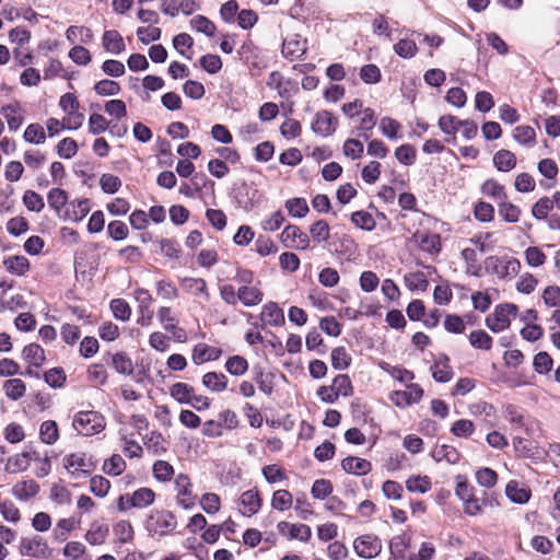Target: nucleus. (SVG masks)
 Instances as JSON below:
<instances>
[{
  "label": "nucleus",
  "instance_id": "obj_1",
  "mask_svg": "<svg viewBox=\"0 0 560 560\" xmlns=\"http://www.w3.org/2000/svg\"><path fill=\"white\" fill-rule=\"evenodd\" d=\"M343 253V241L338 234L329 233V225L326 221L317 220V256L323 257Z\"/></svg>",
  "mask_w": 560,
  "mask_h": 560
},
{
  "label": "nucleus",
  "instance_id": "obj_2",
  "mask_svg": "<svg viewBox=\"0 0 560 560\" xmlns=\"http://www.w3.org/2000/svg\"><path fill=\"white\" fill-rule=\"evenodd\" d=\"M73 428L84 436H91L105 429V417L98 411H79L73 419Z\"/></svg>",
  "mask_w": 560,
  "mask_h": 560
},
{
  "label": "nucleus",
  "instance_id": "obj_3",
  "mask_svg": "<svg viewBox=\"0 0 560 560\" xmlns=\"http://www.w3.org/2000/svg\"><path fill=\"white\" fill-rule=\"evenodd\" d=\"M518 308L515 304L505 303L495 306L494 312L487 316L486 325L493 332H500L510 327V316L515 317Z\"/></svg>",
  "mask_w": 560,
  "mask_h": 560
},
{
  "label": "nucleus",
  "instance_id": "obj_4",
  "mask_svg": "<svg viewBox=\"0 0 560 560\" xmlns=\"http://www.w3.org/2000/svg\"><path fill=\"white\" fill-rule=\"evenodd\" d=\"M177 522L175 515L166 510L154 511L149 516L147 529L149 532L166 535L176 528Z\"/></svg>",
  "mask_w": 560,
  "mask_h": 560
},
{
  "label": "nucleus",
  "instance_id": "obj_5",
  "mask_svg": "<svg viewBox=\"0 0 560 560\" xmlns=\"http://www.w3.org/2000/svg\"><path fill=\"white\" fill-rule=\"evenodd\" d=\"M353 548L359 557L372 559L381 553L382 541L376 535H362L353 541Z\"/></svg>",
  "mask_w": 560,
  "mask_h": 560
},
{
  "label": "nucleus",
  "instance_id": "obj_6",
  "mask_svg": "<svg viewBox=\"0 0 560 560\" xmlns=\"http://www.w3.org/2000/svg\"><path fill=\"white\" fill-rule=\"evenodd\" d=\"M20 552L22 556H30L34 558H47L50 553L46 540L40 536H34L31 539L22 538Z\"/></svg>",
  "mask_w": 560,
  "mask_h": 560
},
{
  "label": "nucleus",
  "instance_id": "obj_7",
  "mask_svg": "<svg viewBox=\"0 0 560 560\" xmlns=\"http://www.w3.org/2000/svg\"><path fill=\"white\" fill-rule=\"evenodd\" d=\"M177 490V503L184 509H190L195 505L196 495L191 492V482L187 475L179 474L175 479Z\"/></svg>",
  "mask_w": 560,
  "mask_h": 560
},
{
  "label": "nucleus",
  "instance_id": "obj_8",
  "mask_svg": "<svg viewBox=\"0 0 560 560\" xmlns=\"http://www.w3.org/2000/svg\"><path fill=\"white\" fill-rule=\"evenodd\" d=\"M423 396V389L418 384H411L407 390H397L393 394L392 400L398 407H406L418 402Z\"/></svg>",
  "mask_w": 560,
  "mask_h": 560
},
{
  "label": "nucleus",
  "instance_id": "obj_9",
  "mask_svg": "<svg viewBox=\"0 0 560 560\" xmlns=\"http://www.w3.org/2000/svg\"><path fill=\"white\" fill-rule=\"evenodd\" d=\"M65 468L75 467L84 476H90L94 471L96 464L92 457H86L85 453L81 454H69L63 458Z\"/></svg>",
  "mask_w": 560,
  "mask_h": 560
},
{
  "label": "nucleus",
  "instance_id": "obj_10",
  "mask_svg": "<svg viewBox=\"0 0 560 560\" xmlns=\"http://www.w3.org/2000/svg\"><path fill=\"white\" fill-rule=\"evenodd\" d=\"M222 351L219 348L210 347L206 343H198L192 350V360L196 364H201L207 361L218 360Z\"/></svg>",
  "mask_w": 560,
  "mask_h": 560
},
{
  "label": "nucleus",
  "instance_id": "obj_11",
  "mask_svg": "<svg viewBox=\"0 0 560 560\" xmlns=\"http://www.w3.org/2000/svg\"><path fill=\"white\" fill-rule=\"evenodd\" d=\"M338 127V118L328 110L317 112V133L327 137Z\"/></svg>",
  "mask_w": 560,
  "mask_h": 560
},
{
  "label": "nucleus",
  "instance_id": "obj_12",
  "mask_svg": "<svg viewBox=\"0 0 560 560\" xmlns=\"http://www.w3.org/2000/svg\"><path fill=\"white\" fill-rule=\"evenodd\" d=\"M341 467L346 472L354 475H366L372 469V465L369 460L353 456L342 459Z\"/></svg>",
  "mask_w": 560,
  "mask_h": 560
},
{
  "label": "nucleus",
  "instance_id": "obj_13",
  "mask_svg": "<svg viewBox=\"0 0 560 560\" xmlns=\"http://www.w3.org/2000/svg\"><path fill=\"white\" fill-rule=\"evenodd\" d=\"M155 493L150 488H140L136 490L130 498H127L128 506L130 508H147L154 502Z\"/></svg>",
  "mask_w": 560,
  "mask_h": 560
},
{
  "label": "nucleus",
  "instance_id": "obj_14",
  "mask_svg": "<svg viewBox=\"0 0 560 560\" xmlns=\"http://www.w3.org/2000/svg\"><path fill=\"white\" fill-rule=\"evenodd\" d=\"M103 47L106 51L116 55L121 54L126 48L122 36L115 30L104 32Z\"/></svg>",
  "mask_w": 560,
  "mask_h": 560
},
{
  "label": "nucleus",
  "instance_id": "obj_15",
  "mask_svg": "<svg viewBox=\"0 0 560 560\" xmlns=\"http://www.w3.org/2000/svg\"><path fill=\"white\" fill-rule=\"evenodd\" d=\"M493 165L500 172H510L516 166V156L510 150L501 149L493 155Z\"/></svg>",
  "mask_w": 560,
  "mask_h": 560
},
{
  "label": "nucleus",
  "instance_id": "obj_16",
  "mask_svg": "<svg viewBox=\"0 0 560 560\" xmlns=\"http://www.w3.org/2000/svg\"><path fill=\"white\" fill-rule=\"evenodd\" d=\"M305 51V42L298 38H285L282 43L281 52L284 58L294 60L303 56Z\"/></svg>",
  "mask_w": 560,
  "mask_h": 560
},
{
  "label": "nucleus",
  "instance_id": "obj_17",
  "mask_svg": "<svg viewBox=\"0 0 560 560\" xmlns=\"http://www.w3.org/2000/svg\"><path fill=\"white\" fill-rule=\"evenodd\" d=\"M431 456L435 462L446 460L450 464H456L459 462L460 454L458 451L451 445H436L432 452Z\"/></svg>",
  "mask_w": 560,
  "mask_h": 560
},
{
  "label": "nucleus",
  "instance_id": "obj_18",
  "mask_svg": "<svg viewBox=\"0 0 560 560\" xmlns=\"http://www.w3.org/2000/svg\"><path fill=\"white\" fill-rule=\"evenodd\" d=\"M258 194V190L250 187L248 184L243 183L241 187L237 189V194L235 196L237 203L244 208L245 210H250L255 206V198Z\"/></svg>",
  "mask_w": 560,
  "mask_h": 560
},
{
  "label": "nucleus",
  "instance_id": "obj_19",
  "mask_svg": "<svg viewBox=\"0 0 560 560\" xmlns=\"http://www.w3.org/2000/svg\"><path fill=\"white\" fill-rule=\"evenodd\" d=\"M39 491V485L35 480L21 481L12 488L13 495L22 501L35 497Z\"/></svg>",
  "mask_w": 560,
  "mask_h": 560
},
{
  "label": "nucleus",
  "instance_id": "obj_20",
  "mask_svg": "<svg viewBox=\"0 0 560 560\" xmlns=\"http://www.w3.org/2000/svg\"><path fill=\"white\" fill-rule=\"evenodd\" d=\"M180 284L185 291L192 293L194 295L203 294L207 301L210 299L207 290V283L202 278L185 277L182 279Z\"/></svg>",
  "mask_w": 560,
  "mask_h": 560
},
{
  "label": "nucleus",
  "instance_id": "obj_21",
  "mask_svg": "<svg viewBox=\"0 0 560 560\" xmlns=\"http://www.w3.org/2000/svg\"><path fill=\"white\" fill-rule=\"evenodd\" d=\"M5 269L13 275L23 276L30 269V261L25 256H10L3 260Z\"/></svg>",
  "mask_w": 560,
  "mask_h": 560
},
{
  "label": "nucleus",
  "instance_id": "obj_22",
  "mask_svg": "<svg viewBox=\"0 0 560 560\" xmlns=\"http://www.w3.org/2000/svg\"><path fill=\"white\" fill-rule=\"evenodd\" d=\"M261 319L268 325L279 326L284 324V314L276 303H269L262 308Z\"/></svg>",
  "mask_w": 560,
  "mask_h": 560
},
{
  "label": "nucleus",
  "instance_id": "obj_23",
  "mask_svg": "<svg viewBox=\"0 0 560 560\" xmlns=\"http://www.w3.org/2000/svg\"><path fill=\"white\" fill-rule=\"evenodd\" d=\"M22 357L35 368H39L46 359L44 349L37 343H30L25 346L22 351Z\"/></svg>",
  "mask_w": 560,
  "mask_h": 560
},
{
  "label": "nucleus",
  "instance_id": "obj_24",
  "mask_svg": "<svg viewBox=\"0 0 560 560\" xmlns=\"http://www.w3.org/2000/svg\"><path fill=\"white\" fill-rule=\"evenodd\" d=\"M70 208L66 211V217L74 222L81 221L90 212L89 199H75L70 202Z\"/></svg>",
  "mask_w": 560,
  "mask_h": 560
},
{
  "label": "nucleus",
  "instance_id": "obj_25",
  "mask_svg": "<svg viewBox=\"0 0 560 560\" xmlns=\"http://www.w3.org/2000/svg\"><path fill=\"white\" fill-rule=\"evenodd\" d=\"M262 292L254 287L242 285L238 289L237 298L245 306L257 305L262 301Z\"/></svg>",
  "mask_w": 560,
  "mask_h": 560
},
{
  "label": "nucleus",
  "instance_id": "obj_26",
  "mask_svg": "<svg viewBox=\"0 0 560 560\" xmlns=\"http://www.w3.org/2000/svg\"><path fill=\"white\" fill-rule=\"evenodd\" d=\"M505 494L513 503L517 504H524L530 498V491L525 488H520L518 482L515 480H511L506 485Z\"/></svg>",
  "mask_w": 560,
  "mask_h": 560
},
{
  "label": "nucleus",
  "instance_id": "obj_27",
  "mask_svg": "<svg viewBox=\"0 0 560 560\" xmlns=\"http://www.w3.org/2000/svg\"><path fill=\"white\" fill-rule=\"evenodd\" d=\"M112 365L119 374L131 375L133 373V363L126 352H116L112 355Z\"/></svg>",
  "mask_w": 560,
  "mask_h": 560
},
{
  "label": "nucleus",
  "instance_id": "obj_28",
  "mask_svg": "<svg viewBox=\"0 0 560 560\" xmlns=\"http://www.w3.org/2000/svg\"><path fill=\"white\" fill-rule=\"evenodd\" d=\"M171 396L176 399L179 404H191L194 388L187 383H175L170 389Z\"/></svg>",
  "mask_w": 560,
  "mask_h": 560
},
{
  "label": "nucleus",
  "instance_id": "obj_29",
  "mask_svg": "<svg viewBox=\"0 0 560 560\" xmlns=\"http://www.w3.org/2000/svg\"><path fill=\"white\" fill-rule=\"evenodd\" d=\"M39 438L43 443L51 445L59 438L58 424L54 420H46L40 424Z\"/></svg>",
  "mask_w": 560,
  "mask_h": 560
},
{
  "label": "nucleus",
  "instance_id": "obj_30",
  "mask_svg": "<svg viewBox=\"0 0 560 560\" xmlns=\"http://www.w3.org/2000/svg\"><path fill=\"white\" fill-rule=\"evenodd\" d=\"M5 395L12 400L22 398L26 390L25 383L20 378H11L3 383Z\"/></svg>",
  "mask_w": 560,
  "mask_h": 560
},
{
  "label": "nucleus",
  "instance_id": "obj_31",
  "mask_svg": "<svg viewBox=\"0 0 560 560\" xmlns=\"http://www.w3.org/2000/svg\"><path fill=\"white\" fill-rule=\"evenodd\" d=\"M30 466V454L27 452H23L15 456H12L8 459V463L4 467L5 471L9 474H15L18 471H24Z\"/></svg>",
  "mask_w": 560,
  "mask_h": 560
},
{
  "label": "nucleus",
  "instance_id": "obj_32",
  "mask_svg": "<svg viewBox=\"0 0 560 560\" xmlns=\"http://www.w3.org/2000/svg\"><path fill=\"white\" fill-rule=\"evenodd\" d=\"M241 503L247 509L248 515H254L261 506V499L257 490L250 489L242 494Z\"/></svg>",
  "mask_w": 560,
  "mask_h": 560
},
{
  "label": "nucleus",
  "instance_id": "obj_33",
  "mask_svg": "<svg viewBox=\"0 0 560 560\" xmlns=\"http://www.w3.org/2000/svg\"><path fill=\"white\" fill-rule=\"evenodd\" d=\"M126 469V462L119 454H114L104 462L103 471L109 476H119Z\"/></svg>",
  "mask_w": 560,
  "mask_h": 560
},
{
  "label": "nucleus",
  "instance_id": "obj_34",
  "mask_svg": "<svg viewBox=\"0 0 560 560\" xmlns=\"http://www.w3.org/2000/svg\"><path fill=\"white\" fill-rule=\"evenodd\" d=\"M47 201L57 213L68 203V194L61 188H52L47 195Z\"/></svg>",
  "mask_w": 560,
  "mask_h": 560
},
{
  "label": "nucleus",
  "instance_id": "obj_35",
  "mask_svg": "<svg viewBox=\"0 0 560 560\" xmlns=\"http://www.w3.org/2000/svg\"><path fill=\"white\" fill-rule=\"evenodd\" d=\"M23 138L28 143H44L46 140L44 127L37 122L30 124L24 131Z\"/></svg>",
  "mask_w": 560,
  "mask_h": 560
},
{
  "label": "nucleus",
  "instance_id": "obj_36",
  "mask_svg": "<svg viewBox=\"0 0 560 560\" xmlns=\"http://www.w3.org/2000/svg\"><path fill=\"white\" fill-rule=\"evenodd\" d=\"M481 192L483 195L492 197L495 200H500V202L502 200H506L508 199V196H506V194L504 191V187L501 184H499L497 180L492 179V178L491 179H487L481 185Z\"/></svg>",
  "mask_w": 560,
  "mask_h": 560
},
{
  "label": "nucleus",
  "instance_id": "obj_37",
  "mask_svg": "<svg viewBox=\"0 0 560 560\" xmlns=\"http://www.w3.org/2000/svg\"><path fill=\"white\" fill-rule=\"evenodd\" d=\"M351 222L359 229L372 231L376 226L373 215L366 211L360 210L351 214Z\"/></svg>",
  "mask_w": 560,
  "mask_h": 560
},
{
  "label": "nucleus",
  "instance_id": "obj_38",
  "mask_svg": "<svg viewBox=\"0 0 560 560\" xmlns=\"http://www.w3.org/2000/svg\"><path fill=\"white\" fill-rule=\"evenodd\" d=\"M331 366L335 370H346L351 363V357L347 352L345 347H337L332 349L331 354Z\"/></svg>",
  "mask_w": 560,
  "mask_h": 560
},
{
  "label": "nucleus",
  "instance_id": "obj_39",
  "mask_svg": "<svg viewBox=\"0 0 560 560\" xmlns=\"http://www.w3.org/2000/svg\"><path fill=\"white\" fill-rule=\"evenodd\" d=\"M225 369L230 374L241 376L247 372L248 362L242 355H233L226 360Z\"/></svg>",
  "mask_w": 560,
  "mask_h": 560
},
{
  "label": "nucleus",
  "instance_id": "obj_40",
  "mask_svg": "<svg viewBox=\"0 0 560 560\" xmlns=\"http://www.w3.org/2000/svg\"><path fill=\"white\" fill-rule=\"evenodd\" d=\"M553 209V200L549 197H541L532 207V215L537 220H546L548 212Z\"/></svg>",
  "mask_w": 560,
  "mask_h": 560
},
{
  "label": "nucleus",
  "instance_id": "obj_41",
  "mask_svg": "<svg viewBox=\"0 0 560 560\" xmlns=\"http://www.w3.org/2000/svg\"><path fill=\"white\" fill-rule=\"evenodd\" d=\"M499 214L505 222L515 223L520 220L521 209L506 199L499 203Z\"/></svg>",
  "mask_w": 560,
  "mask_h": 560
},
{
  "label": "nucleus",
  "instance_id": "obj_42",
  "mask_svg": "<svg viewBox=\"0 0 560 560\" xmlns=\"http://www.w3.org/2000/svg\"><path fill=\"white\" fill-rule=\"evenodd\" d=\"M285 208L291 217L303 218L310 211L304 198H292L285 201Z\"/></svg>",
  "mask_w": 560,
  "mask_h": 560
},
{
  "label": "nucleus",
  "instance_id": "obj_43",
  "mask_svg": "<svg viewBox=\"0 0 560 560\" xmlns=\"http://www.w3.org/2000/svg\"><path fill=\"white\" fill-rule=\"evenodd\" d=\"M108 533L109 528L107 525L93 523L91 529L86 533L85 538L91 545H101L105 541Z\"/></svg>",
  "mask_w": 560,
  "mask_h": 560
},
{
  "label": "nucleus",
  "instance_id": "obj_44",
  "mask_svg": "<svg viewBox=\"0 0 560 560\" xmlns=\"http://www.w3.org/2000/svg\"><path fill=\"white\" fill-rule=\"evenodd\" d=\"M292 494L288 490L281 489L273 492L271 506L275 510L284 511L292 506Z\"/></svg>",
  "mask_w": 560,
  "mask_h": 560
},
{
  "label": "nucleus",
  "instance_id": "obj_45",
  "mask_svg": "<svg viewBox=\"0 0 560 560\" xmlns=\"http://www.w3.org/2000/svg\"><path fill=\"white\" fill-rule=\"evenodd\" d=\"M492 337L485 330H474L469 335V342L476 349L490 350Z\"/></svg>",
  "mask_w": 560,
  "mask_h": 560
},
{
  "label": "nucleus",
  "instance_id": "obj_46",
  "mask_svg": "<svg viewBox=\"0 0 560 560\" xmlns=\"http://www.w3.org/2000/svg\"><path fill=\"white\" fill-rule=\"evenodd\" d=\"M22 200L28 211L40 212L45 208L43 197L34 190H26Z\"/></svg>",
  "mask_w": 560,
  "mask_h": 560
},
{
  "label": "nucleus",
  "instance_id": "obj_47",
  "mask_svg": "<svg viewBox=\"0 0 560 560\" xmlns=\"http://www.w3.org/2000/svg\"><path fill=\"white\" fill-rule=\"evenodd\" d=\"M409 547V539L406 535L395 536L389 544L390 553L396 560L405 559V551Z\"/></svg>",
  "mask_w": 560,
  "mask_h": 560
},
{
  "label": "nucleus",
  "instance_id": "obj_48",
  "mask_svg": "<svg viewBox=\"0 0 560 560\" xmlns=\"http://www.w3.org/2000/svg\"><path fill=\"white\" fill-rule=\"evenodd\" d=\"M190 25L197 32L203 33L209 37H212L217 30L214 23L205 15H196L190 20Z\"/></svg>",
  "mask_w": 560,
  "mask_h": 560
},
{
  "label": "nucleus",
  "instance_id": "obj_49",
  "mask_svg": "<svg viewBox=\"0 0 560 560\" xmlns=\"http://www.w3.org/2000/svg\"><path fill=\"white\" fill-rule=\"evenodd\" d=\"M110 310L116 319L121 322H126L130 318L131 308L126 300L124 299H114L110 302Z\"/></svg>",
  "mask_w": 560,
  "mask_h": 560
},
{
  "label": "nucleus",
  "instance_id": "obj_50",
  "mask_svg": "<svg viewBox=\"0 0 560 560\" xmlns=\"http://www.w3.org/2000/svg\"><path fill=\"white\" fill-rule=\"evenodd\" d=\"M553 360L546 351H540L534 357L533 366L538 374H547L551 371Z\"/></svg>",
  "mask_w": 560,
  "mask_h": 560
},
{
  "label": "nucleus",
  "instance_id": "obj_51",
  "mask_svg": "<svg viewBox=\"0 0 560 560\" xmlns=\"http://www.w3.org/2000/svg\"><path fill=\"white\" fill-rule=\"evenodd\" d=\"M45 382L52 388H60L65 385L67 376L62 368H52L44 373Z\"/></svg>",
  "mask_w": 560,
  "mask_h": 560
},
{
  "label": "nucleus",
  "instance_id": "obj_52",
  "mask_svg": "<svg viewBox=\"0 0 560 560\" xmlns=\"http://www.w3.org/2000/svg\"><path fill=\"white\" fill-rule=\"evenodd\" d=\"M406 488L410 492L425 493L431 489V480L428 476L410 477L406 481Z\"/></svg>",
  "mask_w": 560,
  "mask_h": 560
},
{
  "label": "nucleus",
  "instance_id": "obj_53",
  "mask_svg": "<svg viewBox=\"0 0 560 560\" xmlns=\"http://www.w3.org/2000/svg\"><path fill=\"white\" fill-rule=\"evenodd\" d=\"M152 471H153V476L159 481H163V482L171 480L174 475L173 466L165 460H156L153 464Z\"/></svg>",
  "mask_w": 560,
  "mask_h": 560
},
{
  "label": "nucleus",
  "instance_id": "obj_54",
  "mask_svg": "<svg viewBox=\"0 0 560 560\" xmlns=\"http://www.w3.org/2000/svg\"><path fill=\"white\" fill-rule=\"evenodd\" d=\"M396 159L404 165H412L416 162L417 152L411 144H401L395 150Z\"/></svg>",
  "mask_w": 560,
  "mask_h": 560
},
{
  "label": "nucleus",
  "instance_id": "obj_55",
  "mask_svg": "<svg viewBox=\"0 0 560 560\" xmlns=\"http://www.w3.org/2000/svg\"><path fill=\"white\" fill-rule=\"evenodd\" d=\"M94 91L101 96H112L120 92V85L116 81L104 79L95 83Z\"/></svg>",
  "mask_w": 560,
  "mask_h": 560
},
{
  "label": "nucleus",
  "instance_id": "obj_56",
  "mask_svg": "<svg viewBox=\"0 0 560 560\" xmlns=\"http://www.w3.org/2000/svg\"><path fill=\"white\" fill-rule=\"evenodd\" d=\"M110 488V482L103 476H94L90 480L91 492L100 498L105 497Z\"/></svg>",
  "mask_w": 560,
  "mask_h": 560
},
{
  "label": "nucleus",
  "instance_id": "obj_57",
  "mask_svg": "<svg viewBox=\"0 0 560 560\" xmlns=\"http://www.w3.org/2000/svg\"><path fill=\"white\" fill-rule=\"evenodd\" d=\"M201 68L210 74H214L222 69V60L220 56L207 54L199 60Z\"/></svg>",
  "mask_w": 560,
  "mask_h": 560
},
{
  "label": "nucleus",
  "instance_id": "obj_58",
  "mask_svg": "<svg viewBox=\"0 0 560 560\" xmlns=\"http://www.w3.org/2000/svg\"><path fill=\"white\" fill-rule=\"evenodd\" d=\"M184 94L192 100H200L205 96L206 90L201 82L187 80L183 85Z\"/></svg>",
  "mask_w": 560,
  "mask_h": 560
},
{
  "label": "nucleus",
  "instance_id": "obj_59",
  "mask_svg": "<svg viewBox=\"0 0 560 560\" xmlns=\"http://www.w3.org/2000/svg\"><path fill=\"white\" fill-rule=\"evenodd\" d=\"M78 152V143L72 138H65L57 144V153L62 159H71Z\"/></svg>",
  "mask_w": 560,
  "mask_h": 560
},
{
  "label": "nucleus",
  "instance_id": "obj_60",
  "mask_svg": "<svg viewBox=\"0 0 560 560\" xmlns=\"http://www.w3.org/2000/svg\"><path fill=\"white\" fill-rule=\"evenodd\" d=\"M364 152L363 143L358 139H347L343 143V154L352 160L360 159Z\"/></svg>",
  "mask_w": 560,
  "mask_h": 560
},
{
  "label": "nucleus",
  "instance_id": "obj_61",
  "mask_svg": "<svg viewBox=\"0 0 560 560\" xmlns=\"http://www.w3.org/2000/svg\"><path fill=\"white\" fill-rule=\"evenodd\" d=\"M513 137L521 144L533 145L535 143V130L530 126H517Z\"/></svg>",
  "mask_w": 560,
  "mask_h": 560
},
{
  "label": "nucleus",
  "instance_id": "obj_62",
  "mask_svg": "<svg viewBox=\"0 0 560 560\" xmlns=\"http://www.w3.org/2000/svg\"><path fill=\"white\" fill-rule=\"evenodd\" d=\"M100 186L105 194H115L121 186V180L113 174H103L100 179Z\"/></svg>",
  "mask_w": 560,
  "mask_h": 560
},
{
  "label": "nucleus",
  "instance_id": "obj_63",
  "mask_svg": "<svg viewBox=\"0 0 560 560\" xmlns=\"http://www.w3.org/2000/svg\"><path fill=\"white\" fill-rule=\"evenodd\" d=\"M395 52L401 58H412L418 48L413 40L411 39H400L397 44L394 45Z\"/></svg>",
  "mask_w": 560,
  "mask_h": 560
},
{
  "label": "nucleus",
  "instance_id": "obj_64",
  "mask_svg": "<svg viewBox=\"0 0 560 560\" xmlns=\"http://www.w3.org/2000/svg\"><path fill=\"white\" fill-rule=\"evenodd\" d=\"M381 70L376 65H365L360 70V78L366 84H374L381 80Z\"/></svg>",
  "mask_w": 560,
  "mask_h": 560
}]
</instances>
